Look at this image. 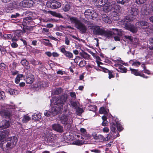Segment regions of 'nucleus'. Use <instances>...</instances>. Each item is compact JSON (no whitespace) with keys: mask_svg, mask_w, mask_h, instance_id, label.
I'll return each mask as SVG.
<instances>
[{"mask_svg":"<svg viewBox=\"0 0 153 153\" xmlns=\"http://www.w3.org/2000/svg\"><path fill=\"white\" fill-rule=\"evenodd\" d=\"M102 6H103L102 8L103 11L106 13L110 11L112 9V6L111 5V4H108L106 3Z\"/></svg>","mask_w":153,"mask_h":153,"instance_id":"nucleus-18","label":"nucleus"},{"mask_svg":"<svg viewBox=\"0 0 153 153\" xmlns=\"http://www.w3.org/2000/svg\"><path fill=\"white\" fill-rule=\"evenodd\" d=\"M149 44L152 45H153V37H151L149 39Z\"/></svg>","mask_w":153,"mask_h":153,"instance_id":"nucleus-64","label":"nucleus"},{"mask_svg":"<svg viewBox=\"0 0 153 153\" xmlns=\"http://www.w3.org/2000/svg\"><path fill=\"white\" fill-rule=\"evenodd\" d=\"M71 8V6L69 4L66 3L63 4L62 7V10L65 12L68 11Z\"/></svg>","mask_w":153,"mask_h":153,"instance_id":"nucleus-23","label":"nucleus"},{"mask_svg":"<svg viewBox=\"0 0 153 153\" xmlns=\"http://www.w3.org/2000/svg\"><path fill=\"white\" fill-rule=\"evenodd\" d=\"M88 107L87 110L93 111L94 112H96L97 110V107L94 105H89Z\"/></svg>","mask_w":153,"mask_h":153,"instance_id":"nucleus-22","label":"nucleus"},{"mask_svg":"<svg viewBox=\"0 0 153 153\" xmlns=\"http://www.w3.org/2000/svg\"><path fill=\"white\" fill-rule=\"evenodd\" d=\"M1 53L3 54H6V53H7V52L6 50L5 49V48H2V50L1 51Z\"/></svg>","mask_w":153,"mask_h":153,"instance_id":"nucleus-61","label":"nucleus"},{"mask_svg":"<svg viewBox=\"0 0 153 153\" xmlns=\"http://www.w3.org/2000/svg\"><path fill=\"white\" fill-rule=\"evenodd\" d=\"M114 40L116 41H120V37L118 36H115L114 37Z\"/></svg>","mask_w":153,"mask_h":153,"instance_id":"nucleus-63","label":"nucleus"},{"mask_svg":"<svg viewBox=\"0 0 153 153\" xmlns=\"http://www.w3.org/2000/svg\"><path fill=\"white\" fill-rule=\"evenodd\" d=\"M6 65L3 63H1L0 64V69L1 70H4L6 68Z\"/></svg>","mask_w":153,"mask_h":153,"instance_id":"nucleus-44","label":"nucleus"},{"mask_svg":"<svg viewBox=\"0 0 153 153\" xmlns=\"http://www.w3.org/2000/svg\"><path fill=\"white\" fill-rule=\"evenodd\" d=\"M113 35H120L118 29L113 28L110 29L109 30H105L104 29L102 36H104L106 38L109 39Z\"/></svg>","mask_w":153,"mask_h":153,"instance_id":"nucleus-6","label":"nucleus"},{"mask_svg":"<svg viewBox=\"0 0 153 153\" xmlns=\"http://www.w3.org/2000/svg\"><path fill=\"white\" fill-rule=\"evenodd\" d=\"M142 72H144L146 74H147L148 75H149L150 74V72L149 70H147L146 69H145V70H143L141 71Z\"/></svg>","mask_w":153,"mask_h":153,"instance_id":"nucleus-55","label":"nucleus"},{"mask_svg":"<svg viewBox=\"0 0 153 153\" xmlns=\"http://www.w3.org/2000/svg\"><path fill=\"white\" fill-rule=\"evenodd\" d=\"M27 1V7L29 8L33 6V2L31 0H26Z\"/></svg>","mask_w":153,"mask_h":153,"instance_id":"nucleus-33","label":"nucleus"},{"mask_svg":"<svg viewBox=\"0 0 153 153\" xmlns=\"http://www.w3.org/2000/svg\"><path fill=\"white\" fill-rule=\"evenodd\" d=\"M80 56L83 57V58H85V59L86 58V53L85 52H83L82 53H80Z\"/></svg>","mask_w":153,"mask_h":153,"instance_id":"nucleus-59","label":"nucleus"},{"mask_svg":"<svg viewBox=\"0 0 153 153\" xmlns=\"http://www.w3.org/2000/svg\"><path fill=\"white\" fill-rule=\"evenodd\" d=\"M114 71H113L110 70L108 73V78L111 79L112 78H114L115 76L114 75Z\"/></svg>","mask_w":153,"mask_h":153,"instance_id":"nucleus-35","label":"nucleus"},{"mask_svg":"<svg viewBox=\"0 0 153 153\" xmlns=\"http://www.w3.org/2000/svg\"><path fill=\"white\" fill-rule=\"evenodd\" d=\"M110 123L111 125L110 129L111 131L113 132H114L116 131V128H117V122L116 121L112 122H110Z\"/></svg>","mask_w":153,"mask_h":153,"instance_id":"nucleus-21","label":"nucleus"},{"mask_svg":"<svg viewBox=\"0 0 153 153\" xmlns=\"http://www.w3.org/2000/svg\"><path fill=\"white\" fill-rule=\"evenodd\" d=\"M126 28L133 33H136L137 31V29L134 25L130 24H126Z\"/></svg>","mask_w":153,"mask_h":153,"instance_id":"nucleus-13","label":"nucleus"},{"mask_svg":"<svg viewBox=\"0 0 153 153\" xmlns=\"http://www.w3.org/2000/svg\"><path fill=\"white\" fill-rule=\"evenodd\" d=\"M117 128L119 131H121L123 129V128L122 127V125L120 123L117 124Z\"/></svg>","mask_w":153,"mask_h":153,"instance_id":"nucleus-40","label":"nucleus"},{"mask_svg":"<svg viewBox=\"0 0 153 153\" xmlns=\"http://www.w3.org/2000/svg\"><path fill=\"white\" fill-rule=\"evenodd\" d=\"M102 20L105 22L108 23H110L111 22V19L109 17L105 14H103L102 15Z\"/></svg>","mask_w":153,"mask_h":153,"instance_id":"nucleus-19","label":"nucleus"},{"mask_svg":"<svg viewBox=\"0 0 153 153\" xmlns=\"http://www.w3.org/2000/svg\"><path fill=\"white\" fill-rule=\"evenodd\" d=\"M86 64V61L84 60H83L80 62L79 63V65L80 67H82L85 66Z\"/></svg>","mask_w":153,"mask_h":153,"instance_id":"nucleus-43","label":"nucleus"},{"mask_svg":"<svg viewBox=\"0 0 153 153\" xmlns=\"http://www.w3.org/2000/svg\"><path fill=\"white\" fill-rule=\"evenodd\" d=\"M85 143V141H84L81 140H77L75 142V144L77 145H80L81 144H83Z\"/></svg>","mask_w":153,"mask_h":153,"instance_id":"nucleus-47","label":"nucleus"},{"mask_svg":"<svg viewBox=\"0 0 153 153\" xmlns=\"http://www.w3.org/2000/svg\"><path fill=\"white\" fill-rule=\"evenodd\" d=\"M108 124V122L107 120H106L104 121H103L102 122L101 125L103 126H107Z\"/></svg>","mask_w":153,"mask_h":153,"instance_id":"nucleus-56","label":"nucleus"},{"mask_svg":"<svg viewBox=\"0 0 153 153\" xmlns=\"http://www.w3.org/2000/svg\"><path fill=\"white\" fill-rule=\"evenodd\" d=\"M62 91V89L61 88H59L56 90L55 91V94H60Z\"/></svg>","mask_w":153,"mask_h":153,"instance_id":"nucleus-49","label":"nucleus"},{"mask_svg":"<svg viewBox=\"0 0 153 153\" xmlns=\"http://www.w3.org/2000/svg\"><path fill=\"white\" fill-rule=\"evenodd\" d=\"M1 133L4 135V138L7 135H8L9 133L8 130L7 129L6 130H4L3 129H1Z\"/></svg>","mask_w":153,"mask_h":153,"instance_id":"nucleus-38","label":"nucleus"},{"mask_svg":"<svg viewBox=\"0 0 153 153\" xmlns=\"http://www.w3.org/2000/svg\"><path fill=\"white\" fill-rule=\"evenodd\" d=\"M138 11L136 8H131L128 10V15L125 18L124 21L126 22L133 21L138 14Z\"/></svg>","mask_w":153,"mask_h":153,"instance_id":"nucleus-4","label":"nucleus"},{"mask_svg":"<svg viewBox=\"0 0 153 153\" xmlns=\"http://www.w3.org/2000/svg\"><path fill=\"white\" fill-rule=\"evenodd\" d=\"M117 2L115 0H111L109 1V4L112 6V10H114L113 11L116 13L120 12L121 7L119 5L116 4Z\"/></svg>","mask_w":153,"mask_h":153,"instance_id":"nucleus-9","label":"nucleus"},{"mask_svg":"<svg viewBox=\"0 0 153 153\" xmlns=\"http://www.w3.org/2000/svg\"><path fill=\"white\" fill-rule=\"evenodd\" d=\"M68 99L67 94H65L58 97L54 102V106L52 107L51 111H46L44 112V115L46 116H51V114L55 116L58 114L62 110L63 105L66 102Z\"/></svg>","mask_w":153,"mask_h":153,"instance_id":"nucleus-1","label":"nucleus"},{"mask_svg":"<svg viewBox=\"0 0 153 153\" xmlns=\"http://www.w3.org/2000/svg\"><path fill=\"white\" fill-rule=\"evenodd\" d=\"M0 114L3 117L10 119L12 116V112L10 110L4 108L0 111Z\"/></svg>","mask_w":153,"mask_h":153,"instance_id":"nucleus-8","label":"nucleus"},{"mask_svg":"<svg viewBox=\"0 0 153 153\" xmlns=\"http://www.w3.org/2000/svg\"><path fill=\"white\" fill-rule=\"evenodd\" d=\"M94 138L95 139L97 140L98 139H99L100 138H101V139L102 140H104V137L101 135H99L98 136H97V135H94Z\"/></svg>","mask_w":153,"mask_h":153,"instance_id":"nucleus-50","label":"nucleus"},{"mask_svg":"<svg viewBox=\"0 0 153 153\" xmlns=\"http://www.w3.org/2000/svg\"><path fill=\"white\" fill-rule=\"evenodd\" d=\"M5 94L4 92L0 91V100H3L5 98Z\"/></svg>","mask_w":153,"mask_h":153,"instance_id":"nucleus-48","label":"nucleus"},{"mask_svg":"<svg viewBox=\"0 0 153 153\" xmlns=\"http://www.w3.org/2000/svg\"><path fill=\"white\" fill-rule=\"evenodd\" d=\"M7 7L9 9L12 10L15 7V4L13 3H10L8 4Z\"/></svg>","mask_w":153,"mask_h":153,"instance_id":"nucleus-39","label":"nucleus"},{"mask_svg":"<svg viewBox=\"0 0 153 153\" xmlns=\"http://www.w3.org/2000/svg\"><path fill=\"white\" fill-rule=\"evenodd\" d=\"M147 0H136V2L139 4L145 3Z\"/></svg>","mask_w":153,"mask_h":153,"instance_id":"nucleus-46","label":"nucleus"},{"mask_svg":"<svg viewBox=\"0 0 153 153\" xmlns=\"http://www.w3.org/2000/svg\"><path fill=\"white\" fill-rule=\"evenodd\" d=\"M65 43L67 45H70V41L68 39L67 37H66L65 39Z\"/></svg>","mask_w":153,"mask_h":153,"instance_id":"nucleus-58","label":"nucleus"},{"mask_svg":"<svg viewBox=\"0 0 153 153\" xmlns=\"http://www.w3.org/2000/svg\"><path fill=\"white\" fill-rule=\"evenodd\" d=\"M59 119L61 123L64 125L71 126L73 123L72 118L70 116L62 115L59 117Z\"/></svg>","mask_w":153,"mask_h":153,"instance_id":"nucleus-7","label":"nucleus"},{"mask_svg":"<svg viewBox=\"0 0 153 153\" xmlns=\"http://www.w3.org/2000/svg\"><path fill=\"white\" fill-rule=\"evenodd\" d=\"M71 96L74 99L76 98V95L74 92H70V93Z\"/></svg>","mask_w":153,"mask_h":153,"instance_id":"nucleus-54","label":"nucleus"},{"mask_svg":"<svg viewBox=\"0 0 153 153\" xmlns=\"http://www.w3.org/2000/svg\"><path fill=\"white\" fill-rule=\"evenodd\" d=\"M1 132V129H0V141L4 138V135L2 134V133Z\"/></svg>","mask_w":153,"mask_h":153,"instance_id":"nucleus-60","label":"nucleus"},{"mask_svg":"<svg viewBox=\"0 0 153 153\" xmlns=\"http://www.w3.org/2000/svg\"><path fill=\"white\" fill-rule=\"evenodd\" d=\"M23 77V75L22 74H18L15 79V82L16 83L18 84L20 82V78Z\"/></svg>","mask_w":153,"mask_h":153,"instance_id":"nucleus-32","label":"nucleus"},{"mask_svg":"<svg viewBox=\"0 0 153 153\" xmlns=\"http://www.w3.org/2000/svg\"><path fill=\"white\" fill-rule=\"evenodd\" d=\"M88 27L90 29L93 31L94 34L102 36L104 30V28H101L100 26L92 23H91Z\"/></svg>","mask_w":153,"mask_h":153,"instance_id":"nucleus-5","label":"nucleus"},{"mask_svg":"<svg viewBox=\"0 0 153 153\" xmlns=\"http://www.w3.org/2000/svg\"><path fill=\"white\" fill-rule=\"evenodd\" d=\"M22 34V31L21 30H17L15 32L14 36L12 39L13 42L18 41V38L21 36Z\"/></svg>","mask_w":153,"mask_h":153,"instance_id":"nucleus-15","label":"nucleus"},{"mask_svg":"<svg viewBox=\"0 0 153 153\" xmlns=\"http://www.w3.org/2000/svg\"><path fill=\"white\" fill-rule=\"evenodd\" d=\"M30 61L32 64L35 65L39 64L41 65L42 64L40 61L38 60L36 61L33 59H31Z\"/></svg>","mask_w":153,"mask_h":153,"instance_id":"nucleus-28","label":"nucleus"},{"mask_svg":"<svg viewBox=\"0 0 153 153\" xmlns=\"http://www.w3.org/2000/svg\"><path fill=\"white\" fill-rule=\"evenodd\" d=\"M62 53L66 57L69 59L73 58V55L72 53L69 51H67L64 48H62L60 49Z\"/></svg>","mask_w":153,"mask_h":153,"instance_id":"nucleus-16","label":"nucleus"},{"mask_svg":"<svg viewBox=\"0 0 153 153\" xmlns=\"http://www.w3.org/2000/svg\"><path fill=\"white\" fill-rule=\"evenodd\" d=\"M136 25L141 29H145L148 28L149 25L148 22L144 21H140L137 22Z\"/></svg>","mask_w":153,"mask_h":153,"instance_id":"nucleus-10","label":"nucleus"},{"mask_svg":"<svg viewBox=\"0 0 153 153\" xmlns=\"http://www.w3.org/2000/svg\"><path fill=\"white\" fill-rule=\"evenodd\" d=\"M141 63L139 61H133L132 64V65L138 67L140 65Z\"/></svg>","mask_w":153,"mask_h":153,"instance_id":"nucleus-45","label":"nucleus"},{"mask_svg":"<svg viewBox=\"0 0 153 153\" xmlns=\"http://www.w3.org/2000/svg\"><path fill=\"white\" fill-rule=\"evenodd\" d=\"M56 135L54 134H50L48 136L47 140L49 142H52L54 141L56 139Z\"/></svg>","mask_w":153,"mask_h":153,"instance_id":"nucleus-25","label":"nucleus"},{"mask_svg":"<svg viewBox=\"0 0 153 153\" xmlns=\"http://www.w3.org/2000/svg\"><path fill=\"white\" fill-rule=\"evenodd\" d=\"M30 119V117L27 115H25L24 116L22 119V122L23 123H26Z\"/></svg>","mask_w":153,"mask_h":153,"instance_id":"nucleus-29","label":"nucleus"},{"mask_svg":"<svg viewBox=\"0 0 153 153\" xmlns=\"http://www.w3.org/2000/svg\"><path fill=\"white\" fill-rule=\"evenodd\" d=\"M70 20L71 23L74 25V26L80 30L82 33L86 32V28L85 25L83 24L77 18L71 17Z\"/></svg>","mask_w":153,"mask_h":153,"instance_id":"nucleus-3","label":"nucleus"},{"mask_svg":"<svg viewBox=\"0 0 153 153\" xmlns=\"http://www.w3.org/2000/svg\"><path fill=\"white\" fill-rule=\"evenodd\" d=\"M76 109V111L78 114H81L82 113L83 110L82 108L78 107Z\"/></svg>","mask_w":153,"mask_h":153,"instance_id":"nucleus-57","label":"nucleus"},{"mask_svg":"<svg viewBox=\"0 0 153 153\" xmlns=\"http://www.w3.org/2000/svg\"><path fill=\"white\" fill-rule=\"evenodd\" d=\"M107 0H97L96 1L98 5L101 7L107 3Z\"/></svg>","mask_w":153,"mask_h":153,"instance_id":"nucleus-27","label":"nucleus"},{"mask_svg":"<svg viewBox=\"0 0 153 153\" xmlns=\"http://www.w3.org/2000/svg\"><path fill=\"white\" fill-rule=\"evenodd\" d=\"M52 127L53 129L59 133H62L63 132V127L60 124H54L52 125Z\"/></svg>","mask_w":153,"mask_h":153,"instance_id":"nucleus-14","label":"nucleus"},{"mask_svg":"<svg viewBox=\"0 0 153 153\" xmlns=\"http://www.w3.org/2000/svg\"><path fill=\"white\" fill-rule=\"evenodd\" d=\"M27 1L26 0H24L20 3V5L24 7H27Z\"/></svg>","mask_w":153,"mask_h":153,"instance_id":"nucleus-37","label":"nucleus"},{"mask_svg":"<svg viewBox=\"0 0 153 153\" xmlns=\"http://www.w3.org/2000/svg\"><path fill=\"white\" fill-rule=\"evenodd\" d=\"M41 116L39 114H34L32 116V119L35 120H39L41 118Z\"/></svg>","mask_w":153,"mask_h":153,"instance_id":"nucleus-30","label":"nucleus"},{"mask_svg":"<svg viewBox=\"0 0 153 153\" xmlns=\"http://www.w3.org/2000/svg\"><path fill=\"white\" fill-rule=\"evenodd\" d=\"M8 91L10 94L13 95H15L17 94V91L14 89H10Z\"/></svg>","mask_w":153,"mask_h":153,"instance_id":"nucleus-36","label":"nucleus"},{"mask_svg":"<svg viewBox=\"0 0 153 153\" xmlns=\"http://www.w3.org/2000/svg\"><path fill=\"white\" fill-rule=\"evenodd\" d=\"M17 139L16 137H10L8 139V142L4 141L1 143V147L3 149L6 147V149L8 150L12 149L16 145L17 142Z\"/></svg>","mask_w":153,"mask_h":153,"instance_id":"nucleus-2","label":"nucleus"},{"mask_svg":"<svg viewBox=\"0 0 153 153\" xmlns=\"http://www.w3.org/2000/svg\"><path fill=\"white\" fill-rule=\"evenodd\" d=\"M21 63L22 65L24 66V65H28L29 64V62L25 59L22 60L21 61Z\"/></svg>","mask_w":153,"mask_h":153,"instance_id":"nucleus-41","label":"nucleus"},{"mask_svg":"<svg viewBox=\"0 0 153 153\" xmlns=\"http://www.w3.org/2000/svg\"><path fill=\"white\" fill-rule=\"evenodd\" d=\"M97 15L92 10L87 9V19L93 20L97 17Z\"/></svg>","mask_w":153,"mask_h":153,"instance_id":"nucleus-12","label":"nucleus"},{"mask_svg":"<svg viewBox=\"0 0 153 153\" xmlns=\"http://www.w3.org/2000/svg\"><path fill=\"white\" fill-rule=\"evenodd\" d=\"M71 104L73 108L76 109L78 107L79 103L78 102L72 101L71 102Z\"/></svg>","mask_w":153,"mask_h":153,"instance_id":"nucleus-31","label":"nucleus"},{"mask_svg":"<svg viewBox=\"0 0 153 153\" xmlns=\"http://www.w3.org/2000/svg\"><path fill=\"white\" fill-rule=\"evenodd\" d=\"M91 151L92 152L97 153H100L101 152V151L100 150H98L97 149L91 150Z\"/></svg>","mask_w":153,"mask_h":153,"instance_id":"nucleus-62","label":"nucleus"},{"mask_svg":"<svg viewBox=\"0 0 153 153\" xmlns=\"http://www.w3.org/2000/svg\"><path fill=\"white\" fill-rule=\"evenodd\" d=\"M130 70L131 71V73L135 76H139L146 79L148 77V76H145L144 74L141 73V71H140L137 69L130 68Z\"/></svg>","mask_w":153,"mask_h":153,"instance_id":"nucleus-11","label":"nucleus"},{"mask_svg":"<svg viewBox=\"0 0 153 153\" xmlns=\"http://www.w3.org/2000/svg\"><path fill=\"white\" fill-rule=\"evenodd\" d=\"M124 38L126 39H128L129 40L132 41H133V39L132 38V37L131 36H124Z\"/></svg>","mask_w":153,"mask_h":153,"instance_id":"nucleus-52","label":"nucleus"},{"mask_svg":"<svg viewBox=\"0 0 153 153\" xmlns=\"http://www.w3.org/2000/svg\"><path fill=\"white\" fill-rule=\"evenodd\" d=\"M53 3V0L48 1L46 4V5L48 7L53 8L52 4Z\"/></svg>","mask_w":153,"mask_h":153,"instance_id":"nucleus-42","label":"nucleus"},{"mask_svg":"<svg viewBox=\"0 0 153 153\" xmlns=\"http://www.w3.org/2000/svg\"><path fill=\"white\" fill-rule=\"evenodd\" d=\"M11 47L13 48H15L18 47V45L15 42H13L11 44Z\"/></svg>","mask_w":153,"mask_h":153,"instance_id":"nucleus-53","label":"nucleus"},{"mask_svg":"<svg viewBox=\"0 0 153 153\" xmlns=\"http://www.w3.org/2000/svg\"><path fill=\"white\" fill-rule=\"evenodd\" d=\"M20 15L19 13H16L14 14H12L11 16V18H16L17 17H19Z\"/></svg>","mask_w":153,"mask_h":153,"instance_id":"nucleus-51","label":"nucleus"},{"mask_svg":"<svg viewBox=\"0 0 153 153\" xmlns=\"http://www.w3.org/2000/svg\"><path fill=\"white\" fill-rule=\"evenodd\" d=\"M120 70H119L116 69L117 71L119 72H121L123 73H126L127 71V69L125 67H124L123 66V65H122L119 68Z\"/></svg>","mask_w":153,"mask_h":153,"instance_id":"nucleus-26","label":"nucleus"},{"mask_svg":"<svg viewBox=\"0 0 153 153\" xmlns=\"http://www.w3.org/2000/svg\"><path fill=\"white\" fill-rule=\"evenodd\" d=\"M34 77L33 75L30 74L27 75L26 79V82L27 84H31L33 83L34 81Z\"/></svg>","mask_w":153,"mask_h":153,"instance_id":"nucleus-17","label":"nucleus"},{"mask_svg":"<svg viewBox=\"0 0 153 153\" xmlns=\"http://www.w3.org/2000/svg\"><path fill=\"white\" fill-rule=\"evenodd\" d=\"M53 9H56L61 7V3L59 1L55 0H53Z\"/></svg>","mask_w":153,"mask_h":153,"instance_id":"nucleus-20","label":"nucleus"},{"mask_svg":"<svg viewBox=\"0 0 153 153\" xmlns=\"http://www.w3.org/2000/svg\"><path fill=\"white\" fill-rule=\"evenodd\" d=\"M1 123L2 124V128H6L10 126V122L9 121L5 120H3Z\"/></svg>","mask_w":153,"mask_h":153,"instance_id":"nucleus-24","label":"nucleus"},{"mask_svg":"<svg viewBox=\"0 0 153 153\" xmlns=\"http://www.w3.org/2000/svg\"><path fill=\"white\" fill-rule=\"evenodd\" d=\"M99 112L100 114H105L107 113L104 107H102L100 108Z\"/></svg>","mask_w":153,"mask_h":153,"instance_id":"nucleus-34","label":"nucleus"}]
</instances>
